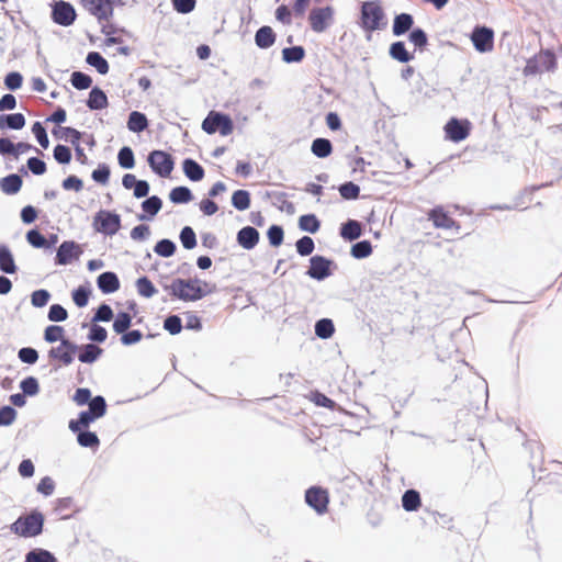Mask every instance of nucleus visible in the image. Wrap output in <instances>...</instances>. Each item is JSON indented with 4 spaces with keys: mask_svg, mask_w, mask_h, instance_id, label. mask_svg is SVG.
I'll list each match as a JSON object with an SVG mask.
<instances>
[{
    "mask_svg": "<svg viewBox=\"0 0 562 562\" xmlns=\"http://www.w3.org/2000/svg\"><path fill=\"white\" fill-rule=\"evenodd\" d=\"M44 521V515L40 510L33 509L26 515H21L12 522L10 530L14 535L23 538H34L43 532Z\"/></svg>",
    "mask_w": 562,
    "mask_h": 562,
    "instance_id": "obj_1",
    "label": "nucleus"
},
{
    "mask_svg": "<svg viewBox=\"0 0 562 562\" xmlns=\"http://www.w3.org/2000/svg\"><path fill=\"white\" fill-rule=\"evenodd\" d=\"M360 26L366 32L382 30L386 26L385 13L378 1L362 2Z\"/></svg>",
    "mask_w": 562,
    "mask_h": 562,
    "instance_id": "obj_2",
    "label": "nucleus"
},
{
    "mask_svg": "<svg viewBox=\"0 0 562 562\" xmlns=\"http://www.w3.org/2000/svg\"><path fill=\"white\" fill-rule=\"evenodd\" d=\"M557 68L555 54L550 49H542L529 58L524 68L525 76H533L543 71H554Z\"/></svg>",
    "mask_w": 562,
    "mask_h": 562,
    "instance_id": "obj_3",
    "label": "nucleus"
},
{
    "mask_svg": "<svg viewBox=\"0 0 562 562\" xmlns=\"http://www.w3.org/2000/svg\"><path fill=\"white\" fill-rule=\"evenodd\" d=\"M202 130L210 135L218 132L222 136H227L234 130V122L228 114L211 111L202 122Z\"/></svg>",
    "mask_w": 562,
    "mask_h": 562,
    "instance_id": "obj_4",
    "label": "nucleus"
},
{
    "mask_svg": "<svg viewBox=\"0 0 562 562\" xmlns=\"http://www.w3.org/2000/svg\"><path fill=\"white\" fill-rule=\"evenodd\" d=\"M92 226L98 233L113 236L121 229V216L114 211L100 210L93 217Z\"/></svg>",
    "mask_w": 562,
    "mask_h": 562,
    "instance_id": "obj_5",
    "label": "nucleus"
},
{
    "mask_svg": "<svg viewBox=\"0 0 562 562\" xmlns=\"http://www.w3.org/2000/svg\"><path fill=\"white\" fill-rule=\"evenodd\" d=\"M147 164L155 175L167 178L175 168V158L168 151L154 149L147 156Z\"/></svg>",
    "mask_w": 562,
    "mask_h": 562,
    "instance_id": "obj_6",
    "label": "nucleus"
},
{
    "mask_svg": "<svg viewBox=\"0 0 562 562\" xmlns=\"http://www.w3.org/2000/svg\"><path fill=\"white\" fill-rule=\"evenodd\" d=\"M335 269H337V265L334 260L322 255H314L310 258V267L305 273L313 280L324 281L334 273Z\"/></svg>",
    "mask_w": 562,
    "mask_h": 562,
    "instance_id": "obj_7",
    "label": "nucleus"
},
{
    "mask_svg": "<svg viewBox=\"0 0 562 562\" xmlns=\"http://www.w3.org/2000/svg\"><path fill=\"white\" fill-rule=\"evenodd\" d=\"M78 349L79 345L75 341L70 339H63L61 344L57 347H52L48 350L47 356L49 360L59 362V366L55 367V369H58L60 366H70L75 360Z\"/></svg>",
    "mask_w": 562,
    "mask_h": 562,
    "instance_id": "obj_8",
    "label": "nucleus"
},
{
    "mask_svg": "<svg viewBox=\"0 0 562 562\" xmlns=\"http://www.w3.org/2000/svg\"><path fill=\"white\" fill-rule=\"evenodd\" d=\"M50 7V19L55 24L68 27L75 23L77 12L70 2L65 0H54Z\"/></svg>",
    "mask_w": 562,
    "mask_h": 562,
    "instance_id": "obj_9",
    "label": "nucleus"
},
{
    "mask_svg": "<svg viewBox=\"0 0 562 562\" xmlns=\"http://www.w3.org/2000/svg\"><path fill=\"white\" fill-rule=\"evenodd\" d=\"M165 290L169 291V294L184 302H195L207 294L213 292V289H203L202 286H180L177 283L171 282L169 285H165Z\"/></svg>",
    "mask_w": 562,
    "mask_h": 562,
    "instance_id": "obj_10",
    "label": "nucleus"
},
{
    "mask_svg": "<svg viewBox=\"0 0 562 562\" xmlns=\"http://www.w3.org/2000/svg\"><path fill=\"white\" fill-rule=\"evenodd\" d=\"M308 21L312 31L323 33L334 22V9L330 5L314 8L310 11Z\"/></svg>",
    "mask_w": 562,
    "mask_h": 562,
    "instance_id": "obj_11",
    "label": "nucleus"
},
{
    "mask_svg": "<svg viewBox=\"0 0 562 562\" xmlns=\"http://www.w3.org/2000/svg\"><path fill=\"white\" fill-rule=\"evenodd\" d=\"M305 503L318 515L328 510L329 496L327 490L321 486H311L305 491Z\"/></svg>",
    "mask_w": 562,
    "mask_h": 562,
    "instance_id": "obj_12",
    "label": "nucleus"
},
{
    "mask_svg": "<svg viewBox=\"0 0 562 562\" xmlns=\"http://www.w3.org/2000/svg\"><path fill=\"white\" fill-rule=\"evenodd\" d=\"M471 42L479 53L491 52L494 47V31L487 26L476 25L472 30Z\"/></svg>",
    "mask_w": 562,
    "mask_h": 562,
    "instance_id": "obj_13",
    "label": "nucleus"
},
{
    "mask_svg": "<svg viewBox=\"0 0 562 562\" xmlns=\"http://www.w3.org/2000/svg\"><path fill=\"white\" fill-rule=\"evenodd\" d=\"M82 249L79 244L74 240H65L57 248L55 256V265L67 266L74 260L79 259Z\"/></svg>",
    "mask_w": 562,
    "mask_h": 562,
    "instance_id": "obj_14",
    "label": "nucleus"
},
{
    "mask_svg": "<svg viewBox=\"0 0 562 562\" xmlns=\"http://www.w3.org/2000/svg\"><path fill=\"white\" fill-rule=\"evenodd\" d=\"M471 131V125L468 120H460L451 117L445 125V132L448 139L459 143L464 140Z\"/></svg>",
    "mask_w": 562,
    "mask_h": 562,
    "instance_id": "obj_15",
    "label": "nucleus"
},
{
    "mask_svg": "<svg viewBox=\"0 0 562 562\" xmlns=\"http://www.w3.org/2000/svg\"><path fill=\"white\" fill-rule=\"evenodd\" d=\"M260 239V234L254 226H244L237 232L236 241L245 250L254 249Z\"/></svg>",
    "mask_w": 562,
    "mask_h": 562,
    "instance_id": "obj_16",
    "label": "nucleus"
},
{
    "mask_svg": "<svg viewBox=\"0 0 562 562\" xmlns=\"http://www.w3.org/2000/svg\"><path fill=\"white\" fill-rule=\"evenodd\" d=\"M428 218L432 221L434 226L437 228L448 229L452 227H460L458 222L450 217L442 206L431 209L428 213Z\"/></svg>",
    "mask_w": 562,
    "mask_h": 562,
    "instance_id": "obj_17",
    "label": "nucleus"
},
{
    "mask_svg": "<svg viewBox=\"0 0 562 562\" xmlns=\"http://www.w3.org/2000/svg\"><path fill=\"white\" fill-rule=\"evenodd\" d=\"M98 289L103 294H111L116 292L120 289V279L117 274L113 271H105L98 276L97 278Z\"/></svg>",
    "mask_w": 562,
    "mask_h": 562,
    "instance_id": "obj_18",
    "label": "nucleus"
},
{
    "mask_svg": "<svg viewBox=\"0 0 562 562\" xmlns=\"http://www.w3.org/2000/svg\"><path fill=\"white\" fill-rule=\"evenodd\" d=\"M103 349L95 344L89 342L79 345L77 351L78 360L81 363L92 364L102 356Z\"/></svg>",
    "mask_w": 562,
    "mask_h": 562,
    "instance_id": "obj_19",
    "label": "nucleus"
},
{
    "mask_svg": "<svg viewBox=\"0 0 562 562\" xmlns=\"http://www.w3.org/2000/svg\"><path fill=\"white\" fill-rule=\"evenodd\" d=\"M144 214H139V221H150L162 207V200L158 195L147 196L140 204Z\"/></svg>",
    "mask_w": 562,
    "mask_h": 562,
    "instance_id": "obj_20",
    "label": "nucleus"
},
{
    "mask_svg": "<svg viewBox=\"0 0 562 562\" xmlns=\"http://www.w3.org/2000/svg\"><path fill=\"white\" fill-rule=\"evenodd\" d=\"M414 16L411 13L402 12L396 14L393 20L392 33L394 36H402L411 32L414 27Z\"/></svg>",
    "mask_w": 562,
    "mask_h": 562,
    "instance_id": "obj_21",
    "label": "nucleus"
},
{
    "mask_svg": "<svg viewBox=\"0 0 562 562\" xmlns=\"http://www.w3.org/2000/svg\"><path fill=\"white\" fill-rule=\"evenodd\" d=\"M363 234L362 224L357 220H347L339 228V235L347 241H353Z\"/></svg>",
    "mask_w": 562,
    "mask_h": 562,
    "instance_id": "obj_22",
    "label": "nucleus"
},
{
    "mask_svg": "<svg viewBox=\"0 0 562 562\" xmlns=\"http://www.w3.org/2000/svg\"><path fill=\"white\" fill-rule=\"evenodd\" d=\"M86 104L91 111L103 110L109 105L108 95L100 87L94 86L89 92Z\"/></svg>",
    "mask_w": 562,
    "mask_h": 562,
    "instance_id": "obj_23",
    "label": "nucleus"
},
{
    "mask_svg": "<svg viewBox=\"0 0 562 562\" xmlns=\"http://www.w3.org/2000/svg\"><path fill=\"white\" fill-rule=\"evenodd\" d=\"M277 40V34L269 25L259 27L255 34V44L260 49L270 48Z\"/></svg>",
    "mask_w": 562,
    "mask_h": 562,
    "instance_id": "obj_24",
    "label": "nucleus"
},
{
    "mask_svg": "<svg viewBox=\"0 0 562 562\" xmlns=\"http://www.w3.org/2000/svg\"><path fill=\"white\" fill-rule=\"evenodd\" d=\"M0 271L5 274H14L18 271L13 254L5 244H0Z\"/></svg>",
    "mask_w": 562,
    "mask_h": 562,
    "instance_id": "obj_25",
    "label": "nucleus"
},
{
    "mask_svg": "<svg viewBox=\"0 0 562 562\" xmlns=\"http://www.w3.org/2000/svg\"><path fill=\"white\" fill-rule=\"evenodd\" d=\"M182 170L184 176L193 182L201 181L205 176L204 168L192 158H186L182 161Z\"/></svg>",
    "mask_w": 562,
    "mask_h": 562,
    "instance_id": "obj_26",
    "label": "nucleus"
},
{
    "mask_svg": "<svg viewBox=\"0 0 562 562\" xmlns=\"http://www.w3.org/2000/svg\"><path fill=\"white\" fill-rule=\"evenodd\" d=\"M26 124L23 113L0 114V130L20 131Z\"/></svg>",
    "mask_w": 562,
    "mask_h": 562,
    "instance_id": "obj_27",
    "label": "nucleus"
},
{
    "mask_svg": "<svg viewBox=\"0 0 562 562\" xmlns=\"http://www.w3.org/2000/svg\"><path fill=\"white\" fill-rule=\"evenodd\" d=\"M23 184L22 177L19 173H10L0 180V189L4 194H16Z\"/></svg>",
    "mask_w": 562,
    "mask_h": 562,
    "instance_id": "obj_28",
    "label": "nucleus"
},
{
    "mask_svg": "<svg viewBox=\"0 0 562 562\" xmlns=\"http://www.w3.org/2000/svg\"><path fill=\"white\" fill-rule=\"evenodd\" d=\"M266 198L271 200L273 206L278 207L280 211H285L289 214L294 212V204L286 200L288 194L281 191H267Z\"/></svg>",
    "mask_w": 562,
    "mask_h": 562,
    "instance_id": "obj_29",
    "label": "nucleus"
},
{
    "mask_svg": "<svg viewBox=\"0 0 562 562\" xmlns=\"http://www.w3.org/2000/svg\"><path fill=\"white\" fill-rule=\"evenodd\" d=\"M389 55L392 59L402 64H407L414 59V54L406 49L405 43L402 41H396L390 45Z\"/></svg>",
    "mask_w": 562,
    "mask_h": 562,
    "instance_id": "obj_30",
    "label": "nucleus"
},
{
    "mask_svg": "<svg viewBox=\"0 0 562 562\" xmlns=\"http://www.w3.org/2000/svg\"><path fill=\"white\" fill-rule=\"evenodd\" d=\"M149 121L147 116L139 111H132L128 114L126 126L133 133H142L148 128Z\"/></svg>",
    "mask_w": 562,
    "mask_h": 562,
    "instance_id": "obj_31",
    "label": "nucleus"
},
{
    "mask_svg": "<svg viewBox=\"0 0 562 562\" xmlns=\"http://www.w3.org/2000/svg\"><path fill=\"white\" fill-rule=\"evenodd\" d=\"M77 434V442L80 447L98 449L100 446V439L98 435L89 429H80L78 431H72Z\"/></svg>",
    "mask_w": 562,
    "mask_h": 562,
    "instance_id": "obj_32",
    "label": "nucleus"
},
{
    "mask_svg": "<svg viewBox=\"0 0 562 562\" xmlns=\"http://www.w3.org/2000/svg\"><path fill=\"white\" fill-rule=\"evenodd\" d=\"M311 151L317 158H327L333 153V144L328 138L317 137L312 142Z\"/></svg>",
    "mask_w": 562,
    "mask_h": 562,
    "instance_id": "obj_33",
    "label": "nucleus"
},
{
    "mask_svg": "<svg viewBox=\"0 0 562 562\" xmlns=\"http://www.w3.org/2000/svg\"><path fill=\"white\" fill-rule=\"evenodd\" d=\"M422 506V498L418 491L414 488L406 490L402 495V507L406 512H416Z\"/></svg>",
    "mask_w": 562,
    "mask_h": 562,
    "instance_id": "obj_34",
    "label": "nucleus"
},
{
    "mask_svg": "<svg viewBox=\"0 0 562 562\" xmlns=\"http://www.w3.org/2000/svg\"><path fill=\"white\" fill-rule=\"evenodd\" d=\"M24 562H58L50 551L43 548H34L25 554Z\"/></svg>",
    "mask_w": 562,
    "mask_h": 562,
    "instance_id": "obj_35",
    "label": "nucleus"
},
{
    "mask_svg": "<svg viewBox=\"0 0 562 562\" xmlns=\"http://www.w3.org/2000/svg\"><path fill=\"white\" fill-rule=\"evenodd\" d=\"M193 194L190 188L186 186H179L171 189L169 192V200L173 204H187L192 201Z\"/></svg>",
    "mask_w": 562,
    "mask_h": 562,
    "instance_id": "obj_36",
    "label": "nucleus"
},
{
    "mask_svg": "<svg viewBox=\"0 0 562 562\" xmlns=\"http://www.w3.org/2000/svg\"><path fill=\"white\" fill-rule=\"evenodd\" d=\"M305 55V48L301 45L290 46L282 49V60L286 64L301 63Z\"/></svg>",
    "mask_w": 562,
    "mask_h": 562,
    "instance_id": "obj_37",
    "label": "nucleus"
},
{
    "mask_svg": "<svg viewBox=\"0 0 562 562\" xmlns=\"http://www.w3.org/2000/svg\"><path fill=\"white\" fill-rule=\"evenodd\" d=\"M299 228L303 232L315 234L321 228V221L313 213L301 215L299 218Z\"/></svg>",
    "mask_w": 562,
    "mask_h": 562,
    "instance_id": "obj_38",
    "label": "nucleus"
},
{
    "mask_svg": "<svg viewBox=\"0 0 562 562\" xmlns=\"http://www.w3.org/2000/svg\"><path fill=\"white\" fill-rule=\"evenodd\" d=\"M86 63L94 67L100 75L109 72V63L99 52H89L86 57Z\"/></svg>",
    "mask_w": 562,
    "mask_h": 562,
    "instance_id": "obj_39",
    "label": "nucleus"
},
{
    "mask_svg": "<svg viewBox=\"0 0 562 562\" xmlns=\"http://www.w3.org/2000/svg\"><path fill=\"white\" fill-rule=\"evenodd\" d=\"M408 41L415 46V50L423 53L428 45V35L422 27H414L408 34Z\"/></svg>",
    "mask_w": 562,
    "mask_h": 562,
    "instance_id": "obj_40",
    "label": "nucleus"
},
{
    "mask_svg": "<svg viewBox=\"0 0 562 562\" xmlns=\"http://www.w3.org/2000/svg\"><path fill=\"white\" fill-rule=\"evenodd\" d=\"M52 133L57 138L70 142L71 145L75 144L76 142H80L83 135L80 131L70 126L54 128Z\"/></svg>",
    "mask_w": 562,
    "mask_h": 562,
    "instance_id": "obj_41",
    "label": "nucleus"
},
{
    "mask_svg": "<svg viewBox=\"0 0 562 562\" xmlns=\"http://www.w3.org/2000/svg\"><path fill=\"white\" fill-rule=\"evenodd\" d=\"M251 199L250 193L247 190L238 189L233 192L232 195V205L237 211H246L250 207Z\"/></svg>",
    "mask_w": 562,
    "mask_h": 562,
    "instance_id": "obj_42",
    "label": "nucleus"
},
{
    "mask_svg": "<svg viewBox=\"0 0 562 562\" xmlns=\"http://www.w3.org/2000/svg\"><path fill=\"white\" fill-rule=\"evenodd\" d=\"M97 419L87 409L81 411L76 419H70L68 427L71 431L87 429Z\"/></svg>",
    "mask_w": 562,
    "mask_h": 562,
    "instance_id": "obj_43",
    "label": "nucleus"
},
{
    "mask_svg": "<svg viewBox=\"0 0 562 562\" xmlns=\"http://www.w3.org/2000/svg\"><path fill=\"white\" fill-rule=\"evenodd\" d=\"M315 335L321 339H328L335 333V325L330 318H321L314 326Z\"/></svg>",
    "mask_w": 562,
    "mask_h": 562,
    "instance_id": "obj_44",
    "label": "nucleus"
},
{
    "mask_svg": "<svg viewBox=\"0 0 562 562\" xmlns=\"http://www.w3.org/2000/svg\"><path fill=\"white\" fill-rule=\"evenodd\" d=\"M87 405V411L94 416L95 419H99L106 414L108 404L102 395H95Z\"/></svg>",
    "mask_w": 562,
    "mask_h": 562,
    "instance_id": "obj_45",
    "label": "nucleus"
},
{
    "mask_svg": "<svg viewBox=\"0 0 562 562\" xmlns=\"http://www.w3.org/2000/svg\"><path fill=\"white\" fill-rule=\"evenodd\" d=\"M372 244L368 239L359 240L352 244L350 249V255L355 259H364L368 258L372 254Z\"/></svg>",
    "mask_w": 562,
    "mask_h": 562,
    "instance_id": "obj_46",
    "label": "nucleus"
},
{
    "mask_svg": "<svg viewBox=\"0 0 562 562\" xmlns=\"http://www.w3.org/2000/svg\"><path fill=\"white\" fill-rule=\"evenodd\" d=\"M177 246L173 240L169 238H162L158 240L154 247V251L164 258H169L175 255Z\"/></svg>",
    "mask_w": 562,
    "mask_h": 562,
    "instance_id": "obj_47",
    "label": "nucleus"
},
{
    "mask_svg": "<svg viewBox=\"0 0 562 562\" xmlns=\"http://www.w3.org/2000/svg\"><path fill=\"white\" fill-rule=\"evenodd\" d=\"M113 318L112 327L117 335L126 331L132 326V316L127 312L120 311Z\"/></svg>",
    "mask_w": 562,
    "mask_h": 562,
    "instance_id": "obj_48",
    "label": "nucleus"
},
{
    "mask_svg": "<svg viewBox=\"0 0 562 562\" xmlns=\"http://www.w3.org/2000/svg\"><path fill=\"white\" fill-rule=\"evenodd\" d=\"M119 166L123 169H132L135 166L134 151L130 146H123L117 153Z\"/></svg>",
    "mask_w": 562,
    "mask_h": 562,
    "instance_id": "obj_49",
    "label": "nucleus"
},
{
    "mask_svg": "<svg viewBox=\"0 0 562 562\" xmlns=\"http://www.w3.org/2000/svg\"><path fill=\"white\" fill-rule=\"evenodd\" d=\"M63 339H68L65 337V329L59 325H49L44 330V340L48 344H54L59 341L61 344Z\"/></svg>",
    "mask_w": 562,
    "mask_h": 562,
    "instance_id": "obj_50",
    "label": "nucleus"
},
{
    "mask_svg": "<svg viewBox=\"0 0 562 562\" xmlns=\"http://www.w3.org/2000/svg\"><path fill=\"white\" fill-rule=\"evenodd\" d=\"M338 191L340 196L348 201L357 200L360 195V187L352 181L341 183Z\"/></svg>",
    "mask_w": 562,
    "mask_h": 562,
    "instance_id": "obj_51",
    "label": "nucleus"
},
{
    "mask_svg": "<svg viewBox=\"0 0 562 562\" xmlns=\"http://www.w3.org/2000/svg\"><path fill=\"white\" fill-rule=\"evenodd\" d=\"M179 238L182 247L187 250H191L196 246V235L191 226L182 227Z\"/></svg>",
    "mask_w": 562,
    "mask_h": 562,
    "instance_id": "obj_52",
    "label": "nucleus"
},
{
    "mask_svg": "<svg viewBox=\"0 0 562 562\" xmlns=\"http://www.w3.org/2000/svg\"><path fill=\"white\" fill-rule=\"evenodd\" d=\"M296 252L302 256H311L315 249V243L312 237L304 235L295 243Z\"/></svg>",
    "mask_w": 562,
    "mask_h": 562,
    "instance_id": "obj_53",
    "label": "nucleus"
},
{
    "mask_svg": "<svg viewBox=\"0 0 562 562\" xmlns=\"http://www.w3.org/2000/svg\"><path fill=\"white\" fill-rule=\"evenodd\" d=\"M136 289L140 296L149 299L157 292L155 285L147 277H140L136 280Z\"/></svg>",
    "mask_w": 562,
    "mask_h": 562,
    "instance_id": "obj_54",
    "label": "nucleus"
},
{
    "mask_svg": "<svg viewBox=\"0 0 562 562\" xmlns=\"http://www.w3.org/2000/svg\"><path fill=\"white\" fill-rule=\"evenodd\" d=\"M70 82L76 89L86 90L91 87L92 78L86 72L74 71L70 77Z\"/></svg>",
    "mask_w": 562,
    "mask_h": 562,
    "instance_id": "obj_55",
    "label": "nucleus"
},
{
    "mask_svg": "<svg viewBox=\"0 0 562 562\" xmlns=\"http://www.w3.org/2000/svg\"><path fill=\"white\" fill-rule=\"evenodd\" d=\"M90 294L91 290L89 286L80 285L71 292V297L78 307H85L89 303Z\"/></svg>",
    "mask_w": 562,
    "mask_h": 562,
    "instance_id": "obj_56",
    "label": "nucleus"
},
{
    "mask_svg": "<svg viewBox=\"0 0 562 562\" xmlns=\"http://www.w3.org/2000/svg\"><path fill=\"white\" fill-rule=\"evenodd\" d=\"M87 338L92 344H95V345L102 344L108 338V331H106V329L103 326L98 325L97 323H93L90 326V329H89Z\"/></svg>",
    "mask_w": 562,
    "mask_h": 562,
    "instance_id": "obj_57",
    "label": "nucleus"
},
{
    "mask_svg": "<svg viewBox=\"0 0 562 562\" xmlns=\"http://www.w3.org/2000/svg\"><path fill=\"white\" fill-rule=\"evenodd\" d=\"M20 389L26 396H35L40 392V383L35 376H26L20 382Z\"/></svg>",
    "mask_w": 562,
    "mask_h": 562,
    "instance_id": "obj_58",
    "label": "nucleus"
},
{
    "mask_svg": "<svg viewBox=\"0 0 562 562\" xmlns=\"http://www.w3.org/2000/svg\"><path fill=\"white\" fill-rule=\"evenodd\" d=\"M53 157L59 165H68L72 158L71 149L66 145L58 144L53 149Z\"/></svg>",
    "mask_w": 562,
    "mask_h": 562,
    "instance_id": "obj_59",
    "label": "nucleus"
},
{
    "mask_svg": "<svg viewBox=\"0 0 562 562\" xmlns=\"http://www.w3.org/2000/svg\"><path fill=\"white\" fill-rule=\"evenodd\" d=\"M33 135L35 136L40 146L44 149H47L49 146V138L46 132V128L42 124V122L36 121L31 128Z\"/></svg>",
    "mask_w": 562,
    "mask_h": 562,
    "instance_id": "obj_60",
    "label": "nucleus"
},
{
    "mask_svg": "<svg viewBox=\"0 0 562 562\" xmlns=\"http://www.w3.org/2000/svg\"><path fill=\"white\" fill-rule=\"evenodd\" d=\"M267 237L269 244L272 247H279L284 239V231L283 227L277 224L271 225L267 231Z\"/></svg>",
    "mask_w": 562,
    "mask_h": 562,
    "instance_id": "obj_61",
    "label": "nucleus"
},
{
    "mask_svg": "<svg viewBox=\"0 0 562 562\" xmlns=\"http://www.w3.org/2000/svg\"><path fill=\"white\" fill-rule=\"evenodd\" d=\"M183 328L180 316L176 314L168 315L164 321V329L170 335H178Z\"/></svg>",
    "mask_w": 562,
    "mask_h": 562,
    "instance_id": "obj_62",
    "label": "nucleus"
},
{
    "mask_svg": "<svg viewBox=\"0 0 562 562\" xmlns=\"http://www.w3.org/2000/svg\"><path fill=\"white\" fill-rule=\"evenodd\" d=\"M111 176L110 167L102 162L92 171L91 178L94 182L100 184H106Z\"/></svg>",
    "mask_w": 562,
    "mask_h": 562,
    "instance_id": "obj_63",
    "label": "nucleus"
},
{
    "mask_svg": "<svg viewBox=\"0 0 562 562\" xmlns=\"http://www.w3.org/2000/svg\"><path fill=\"white\" fill-rule=\"evenodd\" d=\"M26 241L34 248L45 249L46 237L37 229L32 228L26 233Z\"/></svg>",
    "mask_w": 562,
    "mask_h": 562,
    "instance_id": "obj_64",
    "label": "nucleus"
}]
</instances>
